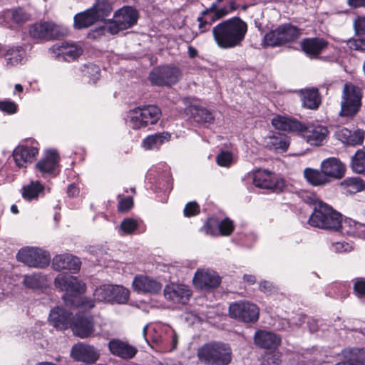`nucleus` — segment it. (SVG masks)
Segmentation results:
<instances>
[{
    "label": "nucleus",
    "mask_w": 365,
    "mask_h": 365,
    "mask_svg": "<svg viewBox=\"0 0 365 365\" xmlns=\"http://www.w3.org/2000/svg\"><path fill=\"white\" fill-rule=\"evenodd\" d=\"M133 288L138 293L155 294L161 289L162 285L151 277L145 275H138L133 281Z\"/></svg>",
    "instance_id": "20"
},
{
    "label": "nucleus",
    "mask_w": 365,
    "mask_h": 365,
    "mask_svg": "<svg viewBox=\"0 0 365 365\" xmlns=\"http://www.w3.org/2000/svg\"><path fill=\"white\" fill-rule=\"evenodd\" d=\"M263 43L264 45L269 46H278L283 45L284 43L278 28L267 33L264 36Z\"/></svg>",
    "instance_id": "46"
},
{
    "label": "nucleus",
    "mask_w": 365,
    "mask_h": 365,
    "mask_svg": "<svg viewBox=\"0 0 365 365\" xmlns=\"http://www.w3.org/2000/svg\"><path fill=\"white\" fill-rule=\"evenodd\" d=\"M110 352L123 359H133L137 354L138 349L126 341L113 339L108 342Z\"/></svg>",
    "instance_id": "19"
},
{
    "label": "nucleus",
    "mask_w": 365,
    "mask_h": 365,
    "mask_svg": "<svg viewBox=\"0 0 365 365\" xmlns=\"http://www.w3.org/2000/svg\"><path fill=\"white\" fill-rule=\"evenodd\" d=\"M303 106L309 109L318 108L321 100L317 89L311 88L300 91Z\"/></svg>",
    "instance_id": "33"
},
{
    "label": "nucleus",
    "mask_w": 365,
    "mask_h": 365,
    "mask_svg": "<svg viewBox=\"0 0 365 365\" xmlns=\"http://www.w3.org/2000/svg\"><path fill=\"white\" fill-rule=\"evenodd\" d=\"M44 281V277L39 273L25 275L24 279V285L27 288L36 289L42 286Z\"/></svg>",
    "instance_id": "45"
},
{
    "label": "nucleus",
    "mask_w": 365,
    "mask_h": 365,
    "mask_svg": "<svg viewBox=\"0 0 365 365\" xmlns=\"http://www.w3.org/2000/svg\"><path fill=\"white\" fill-rule=\"evenodd\" d=\"M111 284H103L96 288L94 291V297L100 302H110Z\"/></svg>",
    "instance_id": "47"
},
{
    "label": "nucleus",
    "mask_w": 365,
    "mask_h": 365,
    "mask_svg": "<svg viewBox=\"0 0 365 365\" xmlns=\"http://www.w3.org/2000/svg\"><path fill=\"white\" fill-rule=\"evenodd\" d=\"M362 91L351 83L344 84L341 101L339 115L342 117L353 118L361 106Z\"/></svg>",
    "instance_id": "5"
},
{
    "label": "nucleus",
    "mask_w": 365,
    "mask_h": 365,
    "mask_svg": "<svg viewBox=\"0 0 365 365\" xmlns=\"http://www.w3.org/2000/svg\"><path fill=\"white\" fill-rule=\"evenodd\" d=\"M277 28L284 44L296 41L302 34L299 29L289 24L281 25Z\"/></svg>",
    "instance_id": "31"
},
{
    "label": "nucleus",
    "mask_w": 365,
    "mask_h": 365,
    "mask_svg": "<svg viewBox=\"0 0 365 365\" xmlns=\"http://www.w3.org/2000/svg\"><path fill=\"white\" fill-rule=\"evenodd\" d=\"M54 284L56 288L71 296L82 294L86 289V284L77 277L63 273L56 276Z\"/></svg>",
    "instance_id": "10"
},
{
    "label": "nucleus",
    "mask_w": 365,
    "mask_h": 365,
    "mask_svg": "<svg viewBox=\"0 0 365 365\" xmlns=\"http://www.w3.org/2000/svg\"><path fill=\"white\" fill-rule=\"evenodd\" d=\"M83 75L89 78V81L95 83L100 76V68L94 64L86 65L82 70Z\"/></svg>",
    "instance_id": "48"
},
{
    "label": "nucleus",
    "mask_w": 365,
    "mask_h": 365,
    "mask_svg": "<svg viewBox=\"0 0 365 365\" xmlns=\"http://www.w3.org/2000/svg\"><path fill=\"white\" fill-rule=\"evenodd\" d=\"M29 32L34 38L50 40L66 36L68 30L67 28L56 24L52 21H43L31 25Z\"/></svg>",
    "instance_id": "8"
},
{
    "label": "nucleus",
    "mask_w": 365,
    "mask_h": 365,
    "mask_svg": "<svg viewBox=\"0 0 365 365\" xmlns=\"http://www.w3.org/2000/svg\"><path fill=\"white\" fill-rule=\"evenodd\" d=\"M209 15L204 14L203 11L201 13V16L197 18V21L199 23L198 28L200 31V33H204L208 31L210 28V26L213 22L209 19Z\"/></svg>",
    "instance_id": "54"
},
{
    "label": "nucleus",
    "mask_w": 365,
    "mask_h": 365,
    "mask_svg": "<svg viewBox=\"0 0 365 365\" xmlns=\"http://www.w3.org/2000/svg\"><path fill=\"white\" fill-rule=\"evenodd\" d=\"M354 289L356 294L359 297L365 296V280L363 279H357L354 284Z\"/></svg>",
    "instance_id": "58"
},
{
    "label": "nucleus",
    "mask_w": 365,
    "mask_h": 365,
    "mask_svg": "<svg viewBox=\"0 0 365 365\" xmlns=\"http://www.w3.org/2000/svg\"><path fill=\"white\" fill-rule=\"evenodd\" d=\"M38 150L32 146L19 145L13 152V158L16 166L26 168L38 155Z\"/></svg>",
    "instance_id": "21"
},
{
    "label": "nucleus",
    "mask_w": 365,
    "mask_h": 365,
    "mask_svg": "<svg viewBox=\"0 0 365 365\" xmlns=\"http://www.w3.org/2000/svg\"><path fill=\"white\" fill-rule=\"evenodd\" d=\"M95 14L96 19L98 21H104L108 16L113 8L111 4L108 0H97L96 4L90 9Z\"/></svg>",
    "instance_id": "34"
},
{
    "label": "nucleus",
    "mask_w": 365,
    "mask_h": 365,
    "mask_svg": "<svg viewBox=\"0 0 365 365\" xmlns=\"http://www.w3.org/2000/svg\"><path fill=\"white\" fill-rule=\"evenodd\" d=\"M138 222L131 218H126L121 222L119 230L120 235H130L132 234L138 227Z\"/></svg>",
    "instance_id": "49"
},
{
    "label": "nucleus",
    "mask_w": 365,
    "mask_h": 365,
    "mask_svg": "<svg viewBox=\"0 0 365 365\" xmlns=\"http://www.w3.org/2000/svg\"><path fill=\"white\" fill-rule=\"evenodd\" d=\"M43 190V186L38 181L31 182L29 185L24 187L22 195L24 198L31 200L36 198Z\"/></svg>",
    "instance_id": "42"
},
{
    "label": "nucleus",
    "mask_w": 365,
    "mask_h": 365,
    "mask_svg": "<svg viewBox=\"0 0 365 365\" xmlns=\"http://www.w3.org/2000/svg\"><path fill=\"white\" fill-rule=\"evenodd\" d=\"M24 56V51L21 48H12L7 50L5 57L7 64L16 66L21 63Z\"/></svg>",
    "instance_id": "44"
},
{
    "label": "nucleus",
    "mask_w": 365,
    "mask_h": 365,
    "mask_svg": "<svg viewBox=\"0 0 365 365\" xmlns=\"http://www.w3.org/2000/svg\"><path fill=\"white\" fill-rule=\"evenodd\" d=\"M272 125L278 129L289 132H297L302 128V123L282 115H277L272 120Z\"/></svg>",
    "instance_id": "27"
},
{
    "label": "nucleus",
    "mask_w": 365,
    "mask_h": 365,
    "mask_svg": "<svg viewBox=\"0 0 365 365\" xmlns=\"http://www.w3.org/2000/svg\"><path fill=\"white\" fill-rule=\"evenodd\" d=\"M354 25L357 33L365 34V17H360L356 19Z\"/></svg>",
    "instance_id": "60"
},
{
    "label": "nucleus",
    "mask_w": 365,
    "mask_h": 365,
    "mask_svg": "<svg viewBox=\"0 0 365 365\" xmlns=\"http://www.w3.org/2000/svg\"><path fill=\"white\" fill-rule=\"evenodd\" d=\"M139 113H143L141 107L135 108L131 110L128 114V125L133 129H140L148 126L146 120L143 115H139Z\"/></svg>",
    "instance_id": "38"
},
{
    "label": "nucleus",
    "mask_w": 365,
    "mask_h": 365,
    "mask_svg": "<svg viewBox=\"0 0 365 365\" xmlns=\"http://www.w3.org/2000/svg\"><path fill=\"white\" fill-rule=\"evenodd\" d=\"M344 356L349 362L356 365H365V349L359 348H352L344 349L343 351Z\"/></svg>",
    "instance_id": "37"
},
{
    "label": "nucleus",
    "mask_w": 365,
    "mask_h": 365,
    "mask_svg": "<svg viewBox=\"0 0 365 365\" xmlns=\"http://www.w3.org/2000/svg\"><path fill=\"white\" fill-rule=\"evenodd\" d=\"M253 183L257 187L275 192L282 191L284 187V182L282 179L277 178L270 172L262 170L254 173Z\"/></svg>",
    "instance_id": "12"
},
{
    "label": "nucleus",
    "mask_w": 365,
    "mask_h": 365,
    "mask_svg": "<svg viewBox=\"0 0 365 365\" xmlns=\"http://www.w3.org/2000/svg\"><path fill=\"white\" fill-rule=\"evenodd\" d=\"M289 145V142L285 135L278 134L269 138L267 146L275 150L285 151Z\"/></svg>",
    "instance_id": "41"
},
{
    "label": "nucleus",
    "mask_w": 365,
    "mask_h": 365,
    "mask_svg": "<svg viewBox=\"0 0 365 365\" xmlns=\"http://www.w3.org/2000/svg\"><path fill=\"white\" fill-rule=\"evenodd\" d=\"M143 113H139V115H143L145 120H146L147 125H154L160 119L161 115L160 109L153 105L141 107Z\"/></svg>",
    "instance_id": "39"
},
{
    "label": "nucleus",
    "mask_w": 365,
    "mask_h": 365,
    "mask_svg": "<svg viewBox=\"0 0 365 365\" xmlns=\"http://www.w3.org/2000/svg\"><path fill=\"white\" fill-rule=\"evenodd\" d=\"M235 9V7L232 4L230 6L217 7L216 3H212L208 9L203 11V14L209 15L211 22H215L225 17Z\"/></svg>",
    "instance_id": "30"
},
{
    "label": "nucleus",
    "mask_w": 365,
    "mask_h": 365,
    "mask_svg": "<svg viewBox=\"0 0 365 365\" xmlns=\"http://www.w3.org/2000/svg\"><path fill=\"white\" fill-rule=\"evenodd\" d=\"M216 161L220 166L228 167L233 162V157L230 152L222 151L216 157Z\"/></svg>",
    "instance_id": "51"
},
{
    "label": "nucleus",
    "mask_w": 365,
    "mask_h": 365,
    "mask_svg": "<svg viewBox=\"0 0 365 365\" xmlns=\"http://www.w3.org/2000/svg\"><path fill=\"white\" fill-rule=\"evenodd\" d=\"M71 356L76 361L92 364L98 360L100 354L93 346L78 342L72 346Z\"/></svg>",
    "instance_id": "13"
},
{
    "label": "nucleus",
    "mask_w": 365,
    "mask_h": 365,
    "mask_svg": "<svg viewBox=\"0 0 365 365\" xmlns=\"http://www.w3.org/2000/svg\"><path fill=\"white\" fill-rule=\"evenodd\" d=\"M335 136L342 143L349 145H359L364 140V133L360 130L351 132L346 128H340L336 131Z\"/></svg>",
    "instance_id": "25"
},
{
    "label": "nucleus",
    "mask_w": 365,
    "mask_h": 365,
    "mask_svg": "<svg viewBox=\"0 0 365 365\" xmlns=\"http://www.w3.org/2000/svg\"><path fill=\"white\" fill-rule=\"evenodd\" d=\"M247 31L246 22L238 17L223 21L212 28V33L217 46L222 49L240 46Z\"/></svg>",
    "instance_id": "1"
},
{
    "label": "nucleus",
    "mask_w": 365,
    "mask_h": 365,
    "mask_svg": "<svg viewBox=\"0 0 365 365\" xmlns=\"http://www.w3.org/2000/svg\"><path fill=\"white\" fill-rule=\"evenodd\" d=\"M182 77L180 68L174 65H164L154 68L149 75L153 85L171 86L176 84Z\"/></svg>",
    "instance_id": "7"
},
{
    "label": "nucleus",
    "mask_w": 365,
    "mask_h": 365,
    "mask_svg": "<svg viewBox=\"0 0 365 365\" xmlns=\"http://www.w3.org/2000/svg\"><path fill=\"white\" fill-rule=\"evenodd\" d=\"M194 120L202 124H210L214 122L212 113L205 108L192 106L190 108Z\"/></svg>",
    "instance_id": "35"
},
{
    "label": "nucleus",
    "mask_w": 365,
    "mask_h": 365,
    "mask_svg": "<svg viewBox=\"0 0 365 365\" xmlns=\"http://www.w3.org/2000/svg\"><path fill=\"white\" fill-rule=\"evenodd\" d=\"M0 110L9 114H13L16 112V105L10 101H0Z\"/></svg>",
    "instance_id": "57"
},
{
    "label": "nucleus",
    "mask_w": 365,
    "mask_h": 365,
    "mask_svg": "<svg viewBox=\"0 0 365 365\" xmlns=\"http://www.w3.org/2000/svg\"><path fill=\"white\" fill-rule=\"evenodd\" d=\"M331 247L332 250L337 253L349 252L353 249L351 245L345 242H337L333 243Z\"/></svg>",
    "instance_id": "55"
},
{
    "label": "nucleus",
    "mask_w": 365,
    "mask_h": 365,
    "mask_svg": "<svg viewBox=\"0 0 365 365\" xmlns=\"http://www.w3.org/2000/svg\"><path fill=\"white\" fill-rule=\"evenodd\" d=\"M300 46L302 51L310 57L319 56L328 46V41L322 38H307Z\"/></svg>",
    "instance_id": "23"
},
{
    "label": "nucleus",
    "mask_w": 365,
    "mask_h": 365,
    "mask_svg": "<svg viewBox=\"0 0 365 365\" xmlns=\"http://www.w3.org/2000/svg\"><path fill=\"white\" fill-rule=\"evenodd\" d=\"M200 212L199 205L195 202H188L184 208V215L186 217H192Z\"/></svg>",
    "instance_id": "56"
},
{
    "label": "nucleus",
    "mask_w": 365,
    "mask_h": 365,
    "mask_svg": "<svg viewBox=\"0 0 365 365\" xmlns=\"http://www.w3.org/2000/svg\"><path fill=\"white\" fill-rule=\"evenodd\" d=\"M191 294L189 287L182 284H170L164 289L165 297L176 304H186Z\"/></svg>",
    "instance_id": "16"
},
{
    "label": "nucleus",
    "mask_w": 365,
    "mask_h": 365,
    "mask_svg": "<svg viewBox=\"0 0 365 365\" xmlns=\"http://www.w3.org/2000/svg\"><path fill=\"white\" fill-rule=\"evenodd\" d=\"M303 174L307 181L313 186H323L330 182V180L322 170L319 171L307 168L304 169Z\"/></svg>",
    "instance_id": "29"
},
{
    "label": "nucleus",
    "mask_w": 365,
    "mask_h": 365,
    "mask_svg": "<svg viewBox=\"0 0 365 365\" xmlns=\"http://www.w3.org/2000/svg\"><path fill=\"white\" fill-rule=\"evenodd\" d=\"M347 46L355 51H365V38H353L346 41Z\"/></svg>",
    "instance_id": "52"
},
{
    "label": "nucleus",
    "mask_w": 365,
    "mask_h": 365,
    "mask_svg": "<svg viewBox=\"0 0 365 365\" xmlns=\"http://www.w3.org/2000/svg\"><path fill=\"white\" fill-rule=\"evenodd\" d=\"M94 307V303L92 300L83 299L81 304V309H91Z\"/></svg>",
    "instance_id": "61"
},
{
    "label": "nucleus",
    "mask_w": 365,
    "mask_h": 365,
    "mask_svg": "<svg viewBox=\"0 0 365 365\" xmlns=\"http://www.w3.org/2000/svg\"><path fill=\"white\" fill-rule=\"evenodd\" d=\"M97 21L95 14L89 9L74 16V27L77 29H81L89 27Z\"/></svg>",
    "instance_id": "32"
},
{
    "label": "nucleus",
    "mask_w": 365,
    "mask_h": 365,
    "mask_svg": "<svg viewBox=\"0 0 365 365\" xmlns=\"http://www.w3.org/2000/svg\"><path fill=\"white\" fill-rule=\"evenodd\" d=\"M198 359L207 365H229L232 359L230 346L222 341H212L197 349Z\"/></svg>",
    "instance_id": "2"
},
{
    "label": "nucleus",
    "mask_w": 365,
    "mask_h": 365,
    "mask_svg": "<svg viewBox=\"0 0 365 365\" xmlns=\"http://www.w3.org/2000/svg\"><path fill=\"white\" fill-rule=\"evenodd\" d=\"M81 264L78 257L68 253L57 255L52 259V267L56 271L68 269L76 272L80 269Z\"/></svg>",
    "instance_id": "18"
},
{
    "label": "nucleus",
    "mask_w": 365,
    "mask_h": 365,
    "mask_svg": "<svg viewBox=\"0 0 365 365\" xmlns=\"http://www.w3.org/2000/svg\"><path fill=\"white\" fill-rule=\"evenodd\" d=\"M193 283L199 289L214 288L220 285V277L213 270L198 269L194 275Z\"/></svg>",
    "instance_id": "17"
},
{
    "label": "nucleus",
    "mask_w": 365,
    "mask_h": 365,
    "mask_svg": "<svg viewBox=\"0 0 365 365\" xmlns=\"http://www.w3.org/2000/svg\"><path fill=\"white\" fill-rule=\"evenodd\" d=\"M321 170L330 178L339 179L345 173V166L336 158H330L324 160L321 165Z\"/></svg>",
    "instance_id": "24"
},
{
    "label": "nucleus",
    "mask_w": 365,
    "mask_h": 365,
    "mask_svg": "<svg viewBox=\"0 0 365 365\" xmlns=\"http://www.w3.org/2000/svg\"><path fill=\"white\" fill-rule=\"evenodd\" d=\"M71 314L64 308L56 307L51 309L48 319H70Z\"/></svg>",
    "instance_id": "50"
},
{
    "label": "nucleus",
    "mask_w": 365,
    "mask_h": 365,
    "mask_svg": "<svg viewBox=\"0 0 365 365\" xmlns=\"http://www.w3.org/2000/svg\"><path fill=\"white\" fill-rule=\"evenodd\" d=\"M170 134L168 132L149 135L143 140V147L145 150H158L163 143L170 140Z\"/></svg>",
    "instance_id": "28"
},
{
    "label": "nucleus",
    "mask_w": 365,
    "mask_h": 365,
    "mask_svg": "<svg viewBox=\"0 0 365 365\" xmlns=\"http://www.w3.org/2000/svg\"><path fill=\"white\" fill-rule=\"evenodd\" d=\"M364 0H347V4L353 8L363 7Z\"/></svg>",
    "instance_id": "62"
},
{
    "label": "nucleus",
    "mask_w": 365,
    "mask_h": 365,
    "mask_svg": "<svg viewBox=\"0 0 365 365\" xmlns=\"http://www.w3.org/2000/svg\"><path fill=\"white\" fill-rule=\"evenodd\" d=\"M233 230V222L229 218L224 219L219 225V230L222 235H230Z\"/></svg>",
    "instance_id": "53"
},
{
    "label": "nucleus",
    "mask_w": 365,
    "mask_h": 365,
    "mask_svg": "<svg viewBox=\"0 0 365 365\" xmlns=\"http://www.w3.org/2000/svg\"><path fill=\"white\" fill-rule=\"evenodd\" d=\"M138 19V12L135 9L124 6L115 13L113 19L105 21V25L110 34H115L135 24Z\"/></svg>",
    "instance_id": "6"
},
{
    "label": "nucleus",
    "mask_w": 365,
    "mask_h": 365,
    "mask_svg": "<svg viewBox=\"0 0 365 365\" xmlns=\"http://www.w3.org/2000/svg\"><path fill=\"white\" fill-rule=\"evenodd\" d=\"M229 314L231 318L236 319H257L259 309L252 303L235 302L230 305Z\"/></svg>",
    "instance_id": "15"
},
{
    "label": "nucleus",
    "mask_w": 365,
    "mask_h": 365,
    "mask_svg": "<svg viewBox=\"0 0 365 365\" xmlns=\"http://www.w3.org/2000/svg\"><path fill=\"white\" fill-rule=\"evenodd\" d=\"M50 51L56 58L66 61H71L78 58L83 53L82 48L72 42H63L53 45Z\"/></svg>",
    "instance_id": "14"
},
{
    "label": "nucleus",
    "mask_w": 365,
    "mask_h": 365,
    "mask_svg": "<svg viewBox=\"0 0 365 365\" xmlns=\"http://www.w3.org/2000/svg\"><path fill=\"white\" fill-rule=\"evenodd\" d=\"M18 261L29 267L43 268L48 265L51 257L49 254L38 247H26L17 253Z\"/></svg>",
    "instance_id": "9"
},
{
    "label": "nucleus",
    "mask_w": 365,
    "mask_h": 365,
    "mask_svg": "<svg viewBox=\"0 0 365 365\" xmlns=\"http://www.w3.org/2000/svg\"><path fill=\"white\" fill-rule=\"evenodd\" d=\"M346 192L356 193L365 190V182L359 177L346 178L340 183Z\"/></svg>",
    "instance_id": "36"
},
{
    "label": "nucleus",
    "mask_w": 365,
    "mask_h": 365,
    "mask_svg": "<svg viewBox=\"0 0 365 365\" xmlns=\"http://www.w3.org/2000/svg\"><path fill=\"white\" fill-rule=\"evenodd\" d=\"M243 278L250 284H254L255 282V277L253 275L245 274Z\"/></svg>",
    "instance_id": "64"
},
{
    "label": "nucleus",
    "mask_w": 365,
    "mask_h": 365,
    "mask_svg": "<svg viewBox=\"0 0 365 365\" xmlns=\"http://www.w3.org/2000/svg\"><path fill=\"white\" fill-rule=\"evenodd\" d=\"M58 163V156L56 151L49 150L45 157L36 165V168L43 174L53 173Z\"/></svg>",
    "instance_id": "26"
},
{
    "label": "nucleus",
    "mask_w": 365,
    "mask_h": 365,
    "mask_svg": "<svg viewBox=\"0 0 365 365\" xmlns=\"http://www.w3.org/2000/svg\"><path fill=\"white\" fill-rule=\"evenodd\" d=\"M352 170L357 173H365V151L358 150L352 157Z\"/></svg>",
    "instance_id": "43"
},
{
    "label": "nucleus",
    "mask_w": 365,
    "mask_h": 365,
    "mask_svg": "<svg viewBox=\"0 0 365 365\" xmlns=\"http://www.w3.org/2000/svg\"><path fill=\"white\" fill-rule=\"evenodd\" d=\"M271 287H272L271 283H269V282H267V281L261 282L259 284L260 289L264 292L269 291Z\"/></svg>",
    "instance_id": "63"
},
{
    "label": "nucleus",
    "mask_w": 365,
    "mask_h": 365,
    "mask_svg": "<svg viewBox=\"0 0 365 365\" xmlns=\"http://www.w3.org/2000/svg\"><path fill=\"white\" fill-rule=\"evenodd\" d=\"M254 343L256 346L269 351L271 356H267V361L274 365L280 364L279 353L277 351L282 344L280 335L262 329H258L254 335Z\"/></svg>",
    "instance_id": "4"
},
{
    "label": "nucleus",
    "mask_w": 365,
    "mask_h": 365,
    "mask_svg": "<svg viewBox=\"0 0 365 365\" xmlns=\"http://www.w3.org/2000/svg\"><path fill=\"white\" fill-rule=\"evenodd\" d=\"M308 222L312 227L339 231L342 228V215L329 205L319 202Z\"/></svg>",
    "instance_id": "3"
},
{
    "label": "nucleus",
    "mask_w": 365,
    "mask_h": 365,
    "mask_svg": "<svg viewBox=\"0 0 365 365\" xmlns=\"http://www.w3.org/2000/svg\"><path fill=\"white\" fill-rule=\"evenodd\" d=\"M53 326L57 327L60 322H66L69 324L74 335L80 338H86L90 336L94 331L93 321H51Z\"/></svg>",
    "instance_id": "22"
},
{
    "label": "nucleus",
    "mask_w": 365,
    "mask_h": 365,
    "mask_svg": "<svg viewBox=\"0 0 365 365\" xmlns=\"http://www.w3.org/2000/svg\"><path fill=\"white\" fill-rule=\"evenodd\" d=\"M133 202L131 197H125L119 201L118 210L121 212L128 211L133 206Z\"/></svg>",
    "instance_id": "59"
},
{
    "label": "nucleus",
    "mask_w": 365,
    "mask_h": 365,
    "mask_svg": "<svg viewBox=\"0 0 365 365\" xmlns=\"http://www.w3.org/2000/svg\"><path fill=\"white\" fill-rule=\"evenodd\" d=\"M298 133L311 145L320 146L327 138L329 130L326 126L319 124H302V128L298 130Z\"/></svg>",
    "instance_id": "11"
},
{
    "label": "nucleus",
    "mask_w": 365,
    "mask_h": 365,
    "mask_svg": "<svg viewBox=\"0 0 365 365\" xmlns=\"http://www.w3.org/2000/svg\"><path fill=\"white\" fill-rule=\"evenodd\" d=\"M111 292V302L125 304L130 296L129 290L122 286L112 285Z\"/></svg>",
    "instance_id": "40"
}]
</instances>
